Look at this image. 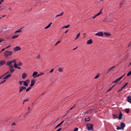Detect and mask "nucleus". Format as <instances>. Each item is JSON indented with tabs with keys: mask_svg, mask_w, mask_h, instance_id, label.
I'll use <instances>...</instances> for the list:
<instances>
[{
	"mask_svg": "<svg viewBox=\"0 0 131 131\" xmlns=\"http://www.w3.org/2000/svg\"><path fill=\"white\" fill-rule=\"evenodd\" d=\"M13 54H14V52L11 51H5L4 52V56L6 58H8V57L13 55Z\"/></svg>",
	"mask_w": 131,
	"mask_h": 131,
	"instance_id": "obj_1",
	"label": "nucleus"
},
{
	"mask_svg": "<svg viewBox=\"0 0 131 131\" xmlns=\"http://www.w3.org/2000/svg\"><path fill=\"white\" fill-rule=\"evenodd\" d=\"M102 12H103V9L100 10L99 13H97L96 14H95L92 17L93 19H95V18H97L98 16H100V15H102V14H103Z\"/></svg>",
	"mask_w": 131,
	"mask_h": 131,
	"instance_id": "obj_2",
	"label": "nucleus"
},
{
	"mask_svg": "<svg viewBox=\"0 0 131 131\" xmlns=\"http://www.w3.org/2000/svg\"><path fill=\"white\" fill-rule=\"evenodd\" d=\"M86 127L88 130H92L93 127H94V126L92 124H88L86 125Z\"/></svg>",
	"mask_w": 131,
	"mask_h": 131,
	"instance_id": "obj_3",
	"label": "nucleus"
},
{
	"mask_svg": "<svg viewBox=\"0 0 131 131\" xmlns=\"http://www.w3.org/2000/svg\"><path fill=\"white\" fill-rule=\"evenodd\" d=\"M29 82H30V80H29V79H28L26 81H24V83L23 85L26 87V86H28V84L29 83Z\"/></svg>",
	"mask_w": 131,
	"mask_h": 131,
	"instance_id": "obj_4",
	"label": "nucleus"
},
{
	"mask_svg": "<svg viewBox=\"0 0 131 131\" xmlns=\"http://www.w3.org/2000/svg\"><path fill=\"white\" fill-rule=\"evenodd\" d=\"M96 36H103L104 35V33L103 32H99L95 34Z\"/></svg>",
	"mask_w": 131,
	"mask_h": 131,
	"instance_id": "obj_5",
	"label": "nucleus"
},
{
	"mask_svg": "<svg viewBox=\"0 0 131 131\" xmlns=\"http://www.w3.org/2000/svg\"><path fill=\"white\" fill-rule=\"evenodd\" d=\"M9 71H10L11 73H13L15 71L14 68L13 67V65H11L9 67Z\"/></svg>",
	"mask_w": 131,
	"mask_h": 131,
	"instance_id": "obj_6",
	"label": "nucleus"
},
{
	"mask_svg": "<svg viewBox=\"0 0 131 131\" xmlns=\"http://www.w3.org/2000/svg\"><path fill=\"white\" fill-rule=\"evenodd\" d=\"M20 50H21V47H20L19 46H16V47L13 48V51L14 52H17V51H20Z\"/></svg>",
	"mask_w": 131,
	"mask_h": 131,
	"instance_id": "obj_7",
	"label": "nucleus"
},
{
	"mask_svg": "<svg viewBox=\"0 0 131 131\" xmlns=\"http://www.w3.org/2000/svg\"><path fill=\"white\" fill-rule=\"evenodd\" d=\"M24 90H26V87L23 86L19 87V93H21L24 91Z\"/></svg>",
	"mask_w": 131,
	"mask_h": 131,
	"instance_id": "obj_8",
	"label": "nucleus"
},
{
	"mask_svg": "<svg viewBox=\"0 0 131 131\" xmlns=\"http://www.w3.org/2000/svg\"><path fill=\"white\" fill-rule=\"evenodd\" d=\"M37 74H38L37 72H34L32 75L33 77L34 78H36V77H37Z\"/></svg>",
	"mask_w": 131,
	"mask_h": 131,
	"instance_id": "obj_9",
	"label": "nucleus"
},
{
	"mask_svg": "<svg viewBox=\"0 0 131 131\" xmlns=\"http://www.w3.org/2000/svg\"><path fill=\"white\" fill-rule=\"evenodd\" d=\"M127 84H128V82L126 83L123 85V86L122 87V88H121V89H120L118 91V92L119 93V92H121V91H122V90H123V89H124V88H125V86H126L127 85Z\"/></svg>",
	"mask_w": 131,
	"mask_h": 131,
	"instance_id": "obj_10",
	"label": "nucleus"
},
{
	"mask_svg": "<svg viewBox=\"0 0 131 131\" xmlns=\"http://www.w3.org/2000/svg\"><path fill=\"white\" fill-rule=\"evenodd\" d=\"M22 29H23V27L20 28L19 30H16L14 33H20V32H22Z\"/></svg>",
	"mask_w": 131,
	"mask_h": 131,
	"instance_id": "obj_11",
	"label": "nucleus"
},
{
	"mask_svg": "<svg viewBox=\"0 0 131 131\" xmlns=\"http://www.w3.org/2000/svg\"><path fill=\"white\" fill-rule=\"evenodd\" d=\"M63 15H64V12H62L59 14L56 15L55 18H58V17H61V16H63Z\"/></svg>",
	"mask_w": 131,
	"mask_h": 131,
	"instance_id": "obj_12",
	"label": "nucleus"
},
{
	"mask_svg": "<svg viewBox=\"0 0 131 131\" xmlns=\"http://www.w3.org/2000/svg\"><path fill=\"white\" fill-rule=\"evenodd\" d=\"M64 120L61 121V122L60 123H59V124H58L55 128V129H56V128H58V127H59V126H61V125H62V124H63V123H64Z\"/></svg>",
	"mask_w": 131,
	"mask_h": 131,
	"instance_id": "obj_13",
	"label": "nucleus"
},
{
	"mask_svg": "<svg viewBox=\"0 0 131 131\" xmlns=\"http://www.w3.org/2000/svg\"><path fill=\"white\" fill-rule=\"evenodd\" d=\"M31 83L30 84V86H33L34 84H35V80L34 79H32L31 81Z\"/></svg>",
	"mask_w": 131,
	"mask_h": 131,
	"instance_id": "obj_14",
	"label": "nucleus"
},
{
	"mask_svg": "<svg viewBox=\"0 0 131 131\" xmlns=\"http://www.w3.org/2000/svg\"><path fill=\"white\" fill-rule=\"evenodd\" d=\"M11 74H9L8 75H7V76H6L5 77H4L3 78V79H4V80H6V79H8V78H9V77H11Z\"/></svg>",
	"mask_w": 131,
	"mask_h": 131,
	"instance_id": "obj_15",
	"label": "nucleus"
},
{
	"mask_svg": "<svg viewBox=\"0 0 131 131\" xmlns=\"http://www.w3.org/2000/svg\"><path fill=\"white\" fill-rule=\"evenodd\" d=\"M85 121L86 122H89V121H91V118L90 117H86L85 118Z\"/></svg>",
	"mask_w": 131,
	"mask_h": 131,
	"instance_id": "obj_16",
	"label": "nucleus"
},
{
	"mask_svg": "<svg viewBox=\"0 0 131 131\" xmlns=\"http://www.w3.org/2000/svg\"><path fill=\"white\" fill-rule=\"evenodd\" d=\"M5 64H6V61L3 60L0 61V66H3Z\"/></svg>",
	"mask_w": 131,
	"mask_h": 131,
	"instance_id": "obj_17",
	"label": "nucleus"
},
{
	"mask_svg": "<svg viewBox=\"0 0 131 131\" xmlns=\"http://www.w3.org/2000/svg\"><path fill=\"white\" fill-rule=\"evenodd\" d=\"M86 43L88 45H92V43H93V40H92V39H90V40L87 41Z\"/></svg>",
	"mask_w": 131,
	"mask_h": 131,
	"instance_id": "obj_18",
	"label": "nucleus"
},
{
	"mask_svg": "<svg viewBox=\"0 0 131 131\" xmlns=\"http://www.w3.org/2000/svg\"><path fill=\"white\" fill-rule=\"evenodd\" d=\"M127 101L128 102V103H130L131 104V96H128L127 97Z\"/></svg>",
	"mask_w": 131,
	"mask_h": 131,
	"instance_id": "obj_19",
	"label": "nucleus"
},
{
	"mask_svg": "<svg viewBox=\"0 0 131 131\" xmlns=\"http://www.w3.org/2000/svg\"><path fill=\"white\" fill-rule=\"evenodd\" d=\"M27 76V75L25 73H24L22 74V79H24L25 78H26Z\"/></svg>",
	"mask_w": 131,
	"mask_h": 131,
	"instance_id": "obj_20",
	"label": "nucleus"
},
{
	"mask_svg": "<svg viewBox=\"0 0 131 131\" xmlns=\"http://www.w3.org/2000/svg\"><path fill=\"white\" fill-rule=\"evenodd\" d=\"M52 24H53V23H51L50 24H49V25H48L47 26H46L45 27V29H48L50 28L51 27V26H52Z\"/></svg>",
	"mask_w": 131,
	"mask_h": 131,
	"instance_id": "obj_21",
	"label": "nucleus"
},
{
	"mask_svg": "<svg viewBox=\"0 0 131 131\" xmlns=\"http://www.w3.org/2000/svg\"><path fill=\"white\" fill-rule=\"evenodd\" d=\"M121 128H124V127H125V124H124V123H121Z\"/></svg>",
	"mask_w": 131,
	"mask_h": 131,
	"instance_id": "obj_22",
	"label": "nucleus"
},
{
	"mask_svg": "<svg viewBox=\"0 0 131 131\" xmlns=\"http://www.w3.org/2000/svg\"><path fill=\"white\" fill-rule=\"evenodd\" d=\"M122 116H123L122 113L120 112L119 116V120H120V119H122Z\"/></svg>",
	"mask_w": 131,
	"mask_h": 131,
	"instance_id": "obj_23",
	"label": "nucleus"
},
{
	"mask_svg": "<svg viewBox=\"0 0 131 131\" xmlns=\"http://www.w3.org/2000/svg\"><path fill=\"white\" fill-rule=\"evenodd\" d=\"M104 35H105V36H107V37L111 36V35L107 32H104Z\"/></svg>",
	"mask_w": 131,
	"mask_h": 131,
	"instance_id": "obj_24",
	"label": "nucleus"
},
{
	"mask_svg": "<svg viewBox=\"0 0 131 131\" xmlns=\"http://www.w3.org/2000/svg\"><path fill=\"white\" fill-rule=\"evenodd\" d=\"M11 63H14L13 64V66L14 67H15V64H17V62L16 61V59H13L12 60H11Z\"/></svg>",
	"mask_w": 131,
	"mask_h": 131,
	"instance_id": "obj_25",
	"label": "nucleus"
},
{
	"mask_svg": "<svg viewBox=\"0 0 131 131\" xmlns=\"http://www.w3.org/2000/svg\"><path fill=\"white\" fill-rule=\"evenodd\" d=\"M14 68L19 69V70H21V68H20L19 67H18V66L17 65V64H14Z\"/></svg>",
	"mask_w": 131,
	"mask_h": 131,
	"instance_id": "obj_26",
	"label": "nucleus"
},
{
	"mask_svg": "<svg viewBox=\"0 0 131 131\" xmlns=\"http://www.w3.org/2000/svg\"><path fill=\"white\" fill-rule=\"evenodd\" d=\"M123 76H124V75L121 76L120 78H118L117 79H116V81H117V82H118V81L121 80V79L122 78V77H123Z\"/></svg>",
	"mask_w": 131,
	"mask_h": 131,
	"instance_id": "obj_27",
	"label": "nucleus"
},
{
	"mask_svg": "<svg viewBox=\"0 0 131 131\" xmlns=\"http://www.w3.org/2000/svg\"><path fill=\"white\" fill-rule=\"evenodd\" d=\"M63 70H64V68H63V67L59 68L58 69V71H59V72H63Z\"/></svg>",
	"mask_w": 131,
	"mask_h": 131,
	"instance_id": "obj_28",
	"label": "nucleus"
},
{
	"mask_svg": "<svg viewBox=\"0 0 131 131\" xmlns=\"http://www.w3.org/2000/svg\"><path fill=\"white\" fill-rule=\"evenodd\" d=\"M114 66L112 68H111L109 70H108L107 71V73H109V72H110V71H112V70H113V68H114Z\"/></svg>",
	"mask_w": 131,
	"mask_h": 131,
	"instance_id": "obj_29",
	"label": "nucleus"
},
{
	"mask_svg": "<svg viewBox=\"0 0 131 131\" xmlns=\"http://www.w3.org/2000/svg\"><path fill=\"white\" fill-rule=\"evenodd\" d=\"M7 65H8V66H11V65H13V64H12V61H9L8 62H7Z\"/></svg>",
	"mask_w": 131,
	"mask_h": 131,
	"instance_id": "obj_30",
	"label": "nucleus"
},
{
	"mask_svg": "<svg viewBox=\"0 0 131 131\" xmlns=\"http://www.w3.org/2000/svg\"><path fill=\"white\" fill-rule=\"evenodd\" d=\"M18 37H19V35H16L15 36H13L12 37V38H13V39H15V38H18Z\"/></svg>",
	"mask_w": 131,
	"mask_h": 131,
	"instance_id": "obj_31",
	"label": "nucleus"
},
{
	"mask_svg": "<svg viewBox=\"0 0 131 131\" xmlns=\"http://www.w3.org/2000/svg\"><path fill=\"white\" fill-rule=\"evenodd\" d=\"M114 119H116V118H118V116L117 115L114 114L113 115Z\"/></svg>",
	"mask_w": 131,
	"mask_h": 131,
	"instance_id": "obj_32",
	"label": "nucleus"
},
{
	"mask_svg": "<svg viewBox=\"0 0 131 131\" xmlns=\"http://www.w3.org/2000/svg\"><path fill=\"white\" fill-rule=\"evenodd\" d=\"M9 73H10V71L6 72L3 74V76H6V75H7V74H9Z\"/></svg>",
	"mask_w": 131,
	"mask_h": 131,
	"instance_id": "obj_33",
	"label": "nucleus"
},
{
	"mask_svg": "<svg viewBox=\"0 0 131 131\" xmlns=\"http://www.w3.org/2000/svg\"><path fill=\"white\" fill-rule=\"evenodd\" d=\"M126 113H129V108H126L124 110Z\"/></svg>",
	"mask_w": 131,
	"mask_h": 131,
	"instance_id": "obj_34",
	"label": "nucleus"
},
{
	"mask_svg": "<svg viewBox=\"0 0 131 131\" xmlns=\"http://www.w3.org/2000/svg\"><path fill=\"white\" fill-rule=\"evenodd\" d=\"M80 36V33H78L76 36L75 39H77V38H78V37H79Z\"/></svg>",
	"mask_w": 131,
	"mask_h": 131,
	"instance_id": "obj_35",
	"label": "nucleus"
},
{
	"mask_svg": "<svg viewBox=\"0 0 131 131\" xmlns=\"http://www.w3.org/2000/svg\"><path fill=\"white\" fill-rule=\"evenodd\" d=\"M17 66H22V65H23V63L21 62H19L17 64Z\"/></svg>",
	"mask_w": 131,
	"mask_h": 131,
	"instance_id": "obj_36",
	"label": "nucleus"
},
{
	"mask_svg": "<svg viewBox=\"0 0 131 131\" xmlns=\"http://www.w3.org/2000/svg\"><path fill=\"white\" fill-rule=\"evenodd\" d=\"M70 27V26L69 25L65 26L63 27L62 28V29H63V28H69Z\"/></svg>",
	"mask_w": 131,
	"mask_h": 131,
	"instance_id": "obj_37",
	"label": "nucleus"
},
{
	"mask_svg": "<svg viewBox=\"0 0 131 131\" xmlns=\"http://www.w3.org/2000/svg\"><path fill=\"white\" fill-rule=\"evenodd\" d=\"M31 89V87H29L27 88V89H26V92H29V91H30Z\"/></svg>",
	"mask_w": 131,
	"mask_h": 131,
	"instance_id": "obj_38",
	"label": "nucleus"
},
{
	"mask_svg": "<svg viewBox=\"0 0 131 131\" xmlns=\"http://www.w3.org/2000/svg\"><path fill=\"white\" fill-rule=\"evenodd\" d=\"M43 74H45V73H40V74L37 75V77H39V76H40V75H43Z\"/></svg>",
	"mask_w": 131,
	"mask_h": 131,
	"instance_id": "obj_39",
	"label": "nucleus"
},
{
	"mask_svg": "<svg viewBox=\"0 0 131 131\" xmlns=\"http://www.w3.org/2000/svg\"><path fill=\"white\" fill-rule=\"evenodd\" d=\"M28 101H29V99H25L24 100L23 104H24L25 102H28Z\"/></svg>",
	"mask_w": 131,
	"mask_h": 131,
	"instance_id": "obj_40",
	"label": "nucleus"
},
{
	"mask_svg": "<svg viewBox=\"0 0 131 131\" xmlns=\"http://www.w3.org/2000/svg\"><path fill=\"white\" fill-rule=\"evenodd\" d=\"M18 82L20 85H22V83H23L24 81H19Z\"/></svg>",
	"mask_w": 131,
	"mask_h": 131,
	"instance_id": "obj_41",
	"label": "nucleus"
},
{
	"mask_svg": "<svg viewBox=\"0 0 131 131\" xmlns=\"http://www.w3.org/2000/svg\"><path fill=\"white\" fill-rule=\"evenodd\" d=\"M129 75H131V71H129V72L127 74V76H129Z\"/></svg>",
	"mask_w": 131,
	"mask_h": 131,
	"instance_id": "obj_42",
	"label": "nucleus"
},
{
	"mask_svg": "<svg viewBox=\"0 0 131 131\" xmlns=\"http://www.w3.org/2000/svg\"><path fill=\"white\" fill-rule=\"evenodd\" d=\"M40 58V55L38 54L37 57H36V59H39Z\"/></svg>",
	"mask_w": 131,
	"mask_h": 131,
	"instance_id": "obj_43",
	"label": "nucleus"
},
{
	"mask_svg": "<svg viewBox=\"0 0 131 131\" xmlns=\"http://www.w3.org/2000/svg\"><path fill=\"white\" fill-rule=\"evenodd\" d=\"M117 129H118V130L121 129V127H120L118 126H117Z\"/></svg>",
	"mask_w": 131,
	"mask_h": 131,
	"instance_id": "obj_44",
	"label": "nucleus"
},
{
	"mask_svg": "<svg viewBox=\"0 0 131 131\" xmlns=\"http://www.w3.org/2000/svg\"><path fill=\"white\" fill-rule=\"evenodd\" d=\"M99 76H100V75H97L95 77V79H97V78H99Z\"/></svg>",
	"mask_w": 131,
	"mask_h": 131,
	"instance_id": "obj_45",
	"label": "nucleus"
},
{
	"mask_svg": "<svg viewBox=\"0 0 131 131\" xmlns=\"http://www.w3.org/2000/svg\"><path fill=\"white\" fill-rule=\"evenodd\" d=\"M53 72H54V69H52L50 71V73H53Z\"/></svg>",
	"mask_w": 131,
	"mask_h": 131,
	"instance_id": "obj_46",
	"label": "nucleus"
},
{
	"mask_svg": "<svg viewBox=\"0 0 131 131\" xmlns=\"http://www.w3.org/2000/svg\"><path fill=\"white\" fill-rule=\"evenodd\" d=\"M122 4H123L122 2H121V3H120V8H121V7H122Z\"/></svg>",
	"mask_w": 131,
	"mask_h": 131,
	"instance_id": "obj_47",
	"label": "nucleus"
},
{
	"mask_svg": "<svg viewBox=\"0 0 131 131\" xmlns=\"http://www.w3.org/2000/svg\"><path fill=\"white\" fill-rule=\"evenodd\" d=\"M5 81H6V80H4V81H2L1 82H0V84H3V83L4 82H5Z\"/></svg>",
	"mask_w": 131,
	"mask_h": 131,
	"instance_id": "obj_48",
	"label": "nucleus"
},
{
	"mask_svg": "<svg viewBox=\"0 0 131 131\" xmlns=\"http://www.w3.org/2000/svg\"><path fill=\"white\" fill-rule=\"evenodd\" d=\"M59 42H61V40L58 41L57 43L55 44V46H57V45H58V43H59Z\"/></svg>",
	"mask_w": 131,
	"mask_h": 131,
	"instance_id": "obj_49",
	"label": "nucleus"
},
{
	"mask_svg": "<svg viewBox=\"0 0 131 131\" xmlns=\"http://www.w3.org/2000/svg\"><path fill=\"white\" fill-rule=\"evenodd\" d=\"M78 128H77V127H76L75 129H74V131H78Z\"/></svg>",
	"mask_w": 131,
	"mask_h": 131,
	"instance_id": "obj_50",
	"label": "nucleus"
},
{
	"mask_svg": "<svg viewBox=\"0 0 131 131\" xmlns=\"http://www.w3.org/2000/svg\"><path fill=\"white\" fill-rule=\"evenodd\" d=\"M103 22H107V18H104L103 20Z\"/></svg>",
	"mask_w": 131,
	"mask_h": 131,
	"instance_id": "obj_51",
	"label": "nucleus"
},
{
	"mask_svg": "<svg viewBox=\"0 0 131 131\" xmlns=\"http://www.w3.org/2000/svg\"><path fill=\"white\" fill-rule=\"evenodd\" d=\"M75 107V104L73 107L70 108L69 110H72V109H73V108Z\"/></svg>",
	"mask_w": 131,
	"mask_h": 131,
	"instance_id": "obj_52",
	"label": "nucleus"
},
{
	"mask_svg": "<svg viewBox=\"0 0 131 131\" xmlns=\"http://www.w3.org/2000/svg\"><path fill=\"white\" fill-rule=\"evenodd\" d=\"M9 48H11V46L10 45L6 47L5 49H9Z\"/></svg>",
	"mask_w": 131,
	"mask_h": 131,
	"instance_id": "obj_53",
	"label": "nucleus"
},
{
	"mask_svg": "<svg viewBox=\"0 0 131 131\" xmlns=\"http://www.w3.org/2000/svg\"><path fill=\"white\" fill-rule=\"evenodd\" d=\"M4 40L3 39H2V38H0V42H1L2 41H3Z\"/></svg>",
	"mask_w": 131,
	"mask_h": 131,
	"instance_id": "obj_54",
	"label": "nucleus"
},
{
	"mask_svg": "<svg viewBox=\"0 0 131 131\" xmlns=\"http://www.w3.org/2000/svg\"><path fill=\"white\" fill-rule=\"evenodd\" d=\"M60 130H62V128H60L59 129H58L56 131H60Z\"/></svg>",
	"mask_w": 131,
	"mask_h": 131,
	"instance_id": "obj_55",
	"label": "nucleus"
},
{
	"mask_svg": "<svg viewBox=\"0 0 131 131\" xmlns=\"http://www.w3.org/2000/svg\"><path fill=\"white\" fill-rule=\"evenodd\" d=\"M4 76H4V75L1 76H0V79H2V78H3V77Z\"/></svg>",
	"mask_w": 131,
	"mask_h": 131,
	"instance_id": "obj_56",
	"label": "nucleus"
},
{
	"mask_svg": "<svg viewBox=\"0 0 131 131\" xmlns=\"http://www.w3.org/2000/svg\"><path fill=\"white\" fill-rule=\"evenodd\" d=\"M116 82H117L116 81V80H115V81H114L112 82V83H116Z\"/></svg>",
	"mask_w": 131,
	"mask_h": 131,
	"instance_id": "obj_57",
	"label": "nucleus"
},
{
	"mask_svg": "<svg viewBox=\"0 0 131 131\" xmlns=\"http://www.w3.org/2000/svg\"><path fill=\"white\" fill-rule=\"evenodd\" d=\"M115 86H116V84L113 85L112 88V89H113V88H114V87H115Z\"/></svg>",
	"mask_w": 131,
	"mask_h": 131,
	"instance_id": "obj_58",
	"label": "nucleus"
},
{
	"mask_svg": "<svg viewBox=\"0 0 131 131\" xmlns=\"http://www.w3.org/2000/svg\"><path fill=\"white\" fill-rule=\"evenodd\" d=\"M5 50H6V48H3V49L1 50V52H4V51H5Z\"/></svg>",
	"mask_w": 131,
	"mask_h": 131,
	"instance_id": "obj_59",
	"label": "nucleus"
},
{
	"mask_svg": "<svg viewBox=\"0 0 131 131\" xmlns=\"http://www.w3.org/2000/svg\"><path fill=\"white\" fill-rule=\"evenodd\" d=\"M9 10L10 11H12V10H13V9L12 8V7H10V8H9Z\"/></svg>",
	"mask_w": 131,
	"mask_h": 131,
	"instance_id": "obj_60",
	"label": "nucleus"
},
{
	"mask_svg": "<svg viewBox=\"0 0 131 131\" xmlns=\"http://www.w3.org/2000/svg\"><path fill=\"white\" fill-rule=\"evenodd\" d=\"M7 15H2V18H5V17H6Z\"/></svg>",
	"mask_w": 131,
	"mask_h": 131,
	"instance_id": "obj_61",
	"label": "nucleus"
},
{
	"mask_svg": "<svg viewBox=\"0 0 131 131\" xmlns=\"http://www.w3.org/2000/svg\"><path fill=\"white\" fill-rule=\"evenodd\" d=\"M13 125H16V124L15 123V122H14L12 124V126H13Z\"/></svg>",
	"mask_w": 131,
	"mask_h": 131,
	"instance_id": "obj_62",
	"label": "nucleus"
},
{
	"mask_svg": "<svg viewBox=\"0 0 131 131\" xmlns=\"http://www.w3.org/2000/svg\"><path fill=\"white\" fill-rule=\"evenodd\" d=\"M28 114H29V112H28L26 114V115H25V116H26L27 115H28Z\"/></svg>",
	"mask_w": 131,
	"mask_h": 131,
	"instance_id": "obj_63",
	"label": "nucleus"
},
{
	"mask_svg": "<svg viewBox=\"0 0 131 131\" xmlns=\"http://www.w3.org/2000/svg\"><path fill=\"white\" fill-rule=\"evenodd\" d=\"M67 32H68V30H67V31H65L64 33H67Z\"/></svg>",
	"mask_w": 131,
	"mask_h": 131,
	"instance_id": "obj_64",
	"label": "nucleus"
}]
</instances>
